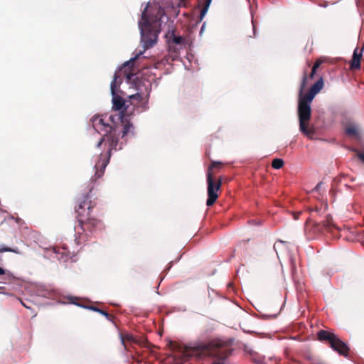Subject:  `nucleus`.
<instances>
[{
  "mask_svg": "<svg viewBox=\"0 0 364 364\" xmlns=\"http://www.w3.org/2000/svg\"><path fill=\"white\" fill-rule=\"evenodd\" d=\"M90 122L97 132L103 133V136L97 143V146H100L104 142L108 145L107 152L100 154V159L95 165V173L94 177L95 181L103 176L105 169L109 162L112 151L122 149L121 145L119 148L117 147L119 133L122 134V138H123L129 133L133 132L134 127L130 122L129 117L125 115L123 112L114 116L95 115L90 119ZM93 181L94 179L91 178V183Z\"/></svg>",
  "mask_w": 364,
  "mask_h": 364,
  "instance_id": "obj_1",
  "label": "nucleus"
},
{
  "mask_svg": "<svg viewBox=\"0 0 364 364\" xmlns=\"http://www.w3.org/2000/svg\"><path fill=\"white\" fill-rule=\"evenodd\" d=\"M137 58H133L125 62L122 66L114 73V79L110 84V90L112 95V107L115 110H120L125 105V102L123 98L117 95L118 88L122 83L121 76L122 75L126 77L127 82L134 88L137 92L129 96L130 99L136 100L141 102L143 100V96H149L151 88V82L142 77L139 73H135L134 60Z\"/></svg>",
  "mask_w": 364,
  "mask_h": 364,
  "instance_id": "obj_2",
  "label": "nucleus"
},
{
  "mask_svg": "<svg viewBox=\"0 0 364 364\" xmlns=\"http://www.w3.org/2000/svg\"><path fill=\"white\" fill-rule=\"evenodd\" d=\"M93 186L89 187L86 193L77 200L75 206L78 225L75 227V242L82 244L87 241L90 235L104 228L102 222L92 215V210L96 205L95 199L92 200Z\"/></svg>",
  "mask_w": 364,
  "mask_h": 364,
  "instance_id": "obj_3",
  "label": "nucleus"
},
{
  "mask_svg": "<svg viewBox=\"0 0 364 364\" xmlns=\"http://www.w3.org/2000/svg\"><path fill=\"white\" fill-rule=\"evenodd\" d=\"M308 83V77L306 73L303 76L299 92L298 102V117L299 120V129L302 134L308 137H312L315 131L314 128L309 127V121L311 117V103L316 94H318L323 87V80L322 77L310 87L309 92L304 95V90Z\"/></svg>",
  "mask_w": 364,
  "mask_h": 364,
  "instance_id": "obj_4",
  "label": "nucleus"
},
{
  "mask_svg": "<svg viewBox=\"0 0 364 364\" xmlns=\"http://www.w3.org/2000/svg\"><path fill=\"white\" fill-rule=\"evenodd\" d=\"M160 18L157 14H154L149 9V4L144 10L141 18L139 22V27L141 31V42L143 44L144 50L136 55L134 62L143 54L146 49L151 48L157 41L159 33Z\"/></svg>",
  "mask_w": 364,
  "mask_h": 364,
  "instance_id": "obj_5",
  "label": "nucleus"
},
{
  "mask_svg": "<svg viewBox=\"0 0 364 364\" xmlns=\"http://www.w3.org/2000/svg\"><path fill=\"white\" fill-rule=\"evenodd\" d=\"M232 341L215 339L207 343H203L195 347L197 354L210 356L219 360L226 359L232 351Z\"/></svg>",
  "mask_w": 364,
  "mask_h": 364,
  "instance_id": "obj_6",
  "label": "nucleus"
},
{
  "mask_svg": "<svg viewBox=\"0 0 364 364\" xmlns=\"http://www.w3.org/2000/svg\"><path fill=\"white\" fill-rule=\"evenodd\" d=\"M223 164L219 161H213L211 165L208 167L207 172V191L208 199L206 205L212 206L218 198V192L220 191L222 185L221 178H215V173L218 170H220Z\"/></svg>",
  "mask_w": 364,
  "mask_h": 364,
  "instance_id": "obj_7",
  "label": "nucleus"
},
{
  "mask_svg": "<svg viewBox=\"0 0 364 364\" xmlns=\"http://www.w3.org/2000/svg\"><path fill=\"white\" fill-rule=\"evenodd\" d=\"M317 338L321 342L328 343L340 355L345 358L348 357L350 348L334 333L326 330H320L317 333Z\"/></svg>",
  "mask_w": 364,
  "mask_h": 364,
  "instance_id": "obj_8",
  "label": "nucleus"
},
{
  "mask_svg": "<svg viewBox=\"0 0 364 364\" xmlns=\"http://www.w3.org/2000/svg\"><path fill=\"white\" fill-rule=\"evenodd\" d=\"M312 228L315 233H321L324 231L331 232L334 237H339V228L333 223L332 217L327 215L322 223L314 222Z\"/></svg>",
  "mask_w": 364,
  "mask_h": 364,
  "instance_id": "obj_9",
  "label": "nucleus"
},
{
  "mask_svg": "<svg viewBox=\"0 0 364 364\" xmlns=\"http://www.w3.org/2000/svg\"><path fill=\"white\" fill-rule=\"evenodd\" d=\"M167 42L170 51L178 53L183 49L186 44V38L181 36H177L173 31L166 34Z\"/></svg>",
  "mask_w": 364,
  "mask_h": 364,
  "instance_id": "obj_10",
  "label": "nucleus"
},
{
  "mask_svg": "<svg viewBox=\"0 0 364 364\" xmlns=\"http://www.w3.org/2000/svg\"><path fill=\"white\" fill-rule=\"evenodd\" d=\"M343 127L346 136L355 139L360 138L361 129L358 123L349 120L343 123Z\"/></svg>",
  "mask_w": 364,
  "mask_h": 364,
  "instance_id": "obj_11",
  "label": "nucleus"
},
{
  "mask_svg": "<svg viewBox=\"0 0 364 364\" xmlns=\"http://www.w3.org/2000/svg\"><path fill=\"white\" fill-rule=\"evenodd\" d=\"M55 257L62 262H66L73 257V253L67 247H55L53 248Z\"/></svg>",
  "mask_w": 364,
  "mask_h": 364,
  "instance_id": "obj_12",
  "label": "nucleus"
},
{
  "mask_svg": "<svg viewBox=\"0 0 364 364\" xmlns=\"http://www.w3.org/2000/svg\"><path fill=\"white\" fill-rule=\"evenodd\" d=\"M364 48H355V49L353 51V58L350 62V68L352 70L353 69H358L360 67V60L363 55Z\"/></svg>",
  "mask_w": 364,
  "mask_h": 364,
  "instance_id": "obj_13",
  "label": "nucleus"
},
{
  "mask_svg": "<svg viewBox=\"0 0 364 364\" xmlns=\"http://www.w3.org/2000/svg\"><path fill=\"white\" fill-rule=\"evenodd\" d=\"M120 338L122 344L124 346V348L127 349V346L125 344V341H129L133 343H138V341L136 338H134L132 334L129 333H121Z\"/></svg>",
  "mask_w": 364,
  "mask_h": 364,
  "instance_id": "obj_14",
  "label": "nucleus"
},
{
  "mask_svg": "<svg viewBox=\"0 0 364 364\" xmlns=\"http://www.w3.org/2000/svg\"><path fill=\"white\" fill-rule=\"evenodd\" d=\"M211 1L212 0H205V5L200 11V19H199L200 21H201L203 19L204 16H205L208 10V8L210 6V4L211 3Z\"/></svg>",
  "mask_w": 364,
  "mask_h": 364,
  "instance_id": "obj_15",
  "label": "nucleus"
},
{
  "mask_svg": "<svg viewBox=\"0 0 364 364\" xmlns=\"http://www.w3.org/2000/svg\"><path fill=\"white\" fill-rule=\"evenodd\" d=\"M284 161L281 159H274L272 162V166L275 169H279L284 166Z\"/></svg>",
  "mask_w": 364,
  "mask_h": 364,
  "instance_id": "obj_16",
  "label": "nucleus"
},
{
  "mask_svg": "<svg viewBox=\"0 0 364 364\" xmlns=\"http://www.w3.org/2000/svg\"><path fill=\"white\" fill-rule=\"evenodd\" d=\"M352 151L355 153V157L364 164V150L360 151L357 149H352Z\"/></svg>",
  "mask_w": 364,
  "mask_h": 364,
  "instance_id": "obj_17",
  "label": "nucleus"
},
{
  "mask_svg": "<svg viewBox=\"0 0 364 364\" xmlns=\"http://www.w3.org/2000/svg\"><path fill=\"white\" fill-rule=\"evenodd\" d=\"M4 252H14L16 254L20 253L18 248H11V247H5V246L0 247V253Z\"/></svg>",
  "mask_w": 364,
  "mask_h": 364,
  "instance_id": "obj_18",
  "label": "nucleus"
},
{
  "mask_svg": "<svg viewBox=\"0 0 364 364\" xmlns=\"http://www.w3.org/2000/svg\"><path fill=\"white\" fill-rule=\"evenodd\" d=\"M251 33L254 36H255V26L253 21H252V31L250 32H245V40L247 41L249 38H252V36L250 34Z\"/></svg>",
  "mask_w": 364,
  "mask_h": 364,
  "instance_id": "obj_19",
  "label": "nucleus"
},
{
  "mask_svg": "<svg viewBox=\"0 0 364 364\" xmlns=\"http://www.w3.org/2000/svg\"><path fill=\"white\" fill-rule=\"evenodd\" d=\"M100 314L105 316L107 318V319L109 321H112L114 319V316L112 314H109L108 312H107L102 309L101 310Z\"/></svg>",
  "mask_w": 364,
  "mask_h": 364,
  "instance_id": "obj_20",
  "label": "nucleus"
},
{
  "mask_svg": "<svg viewBox=\"0 0 364 364\" xmlns=\"http://www.w3.org/2000/svg\"><path fill=\"white\" fill-rule=\"evenodd\" d=\"M322 63H323L322 60L317 59L316 60V62L314 63V64L312 67V69L316 71V70L320 67V65H321Z\"/></svg>",
  "mask_w": 364,
  "mask_h": 364,
  "instance_id": "obj_21",
  "label": "nucleus"
},
{
  "mask_svg": "<svg viewBox=\"0 0 364 364\" xmlns=\"http://www.w3.org/2000/svg\"><path fill=\"white\" fill-rule=\"evenodd\" d=\"M73 304H77V306H83V307H85V308H87V306H82V305H80V304L75 303V302H74V301H73ZM87 309H91V310H92V311H97V312H98V313H100V311H101V310H102V309H99V308H97V307H96V306H90V307H87Z\"/></svg>",
  "mask_w": 364,
  "mask_h": 364,
  "instance_id": "obj_22",
  "label": "nucleus"
},
{
  "mask_svg": "<svg viewBox=\"0 0 364 364\" xmlns=\"http://www.w3.org/2000/svg\"><path fill=\"white\" fill-rule=\"evenodd\" d=\"M322 187H323V183L322 182H319L316 186V187L313 189V191H316V192L320 193L321 190L322 189Z\"/></svg>",
  "mask_w": 364,
  "mask_h": 364,
  "instance_id": "obj_23",
  "label": "nucleus"
},
{
  "mask_svg": "<svg viewBox=\"0 0 364 364\" xmlns=\"http://www.w3.org/2000/svg\"><path fill=\"white\" fill-rule=\"evenodd\" d=\"M300 215H301V212L294 213V220H297L299 218Z\"/></svg>",
  "mask_w": 364,
  "mask_h": 364,
  "instance_id": "obj_24",
  "label": "nucleus"
},
{
  "mask_svg": "<svg viewBox=\"0 0 364 364\" xmlns=\"http://www.w3.org/2000/svg\"><path fill=\"white\" fill-rule=\"evenodd\" d=\"M316 72V70H314L311 69V73H310V75H309V78H310V79H312V78L314 77V75H315Z\"/></svg>",
  "mask_w": 364,
  "mask_h": 364,
  "instance_id": "obj_25",
  "label": "nucleus"
},
{
  "mask_svg": "<svg viewBox=\"0 0 364 364\" xmlns=\"http://www.w3.org/2000/svg\"><path fill=\"white\" fill-rule=\"evenodd\" d=\"M4 274H5V270L2 267H0V275H3Z\"/></svg>",
  "mask_w": 364,
  "mask_h": 364,
  "instance_id": "obj_26",
  "label": "nucleus"
},
{
  "mask_svg": "<svg viewBox=\"0 0 364 364\" xmlns=\"http://www.w3.org/2000/svg\"><path fill=\"white\" fill-rule=\"evenodd\" d=\"M310 225H311V222L307 220L306 223V229H308Z\"/></svg>",
  "mask_w": 364,
  "mask_h": 364,
  "instance_id": "obj_27",
  "label": "nucleus"
},
{
  "mask_svg": "<svg viewBox=\"0 0 364 364\" xmlns=\"http://www.w3.org/2000/svg\"><path fill=\"white\" fill-rule=\"evenodd\" d=\"M170 345H171V348H175L176 346V343H175L173 342H171Z\"/></svg>",
  "mask_w": 364,
  "mask_h": 364,
  "instance_id": "obj_28",
  "label": "nucleus"
},
{
  "mask_svg": "<svg viewBox=\"0 0 364 364\" xmlns=\"http://www.w3.org/2000/svg\"><path fill=\"white\" fill-rule=\"evenodd\" d=\"M21 303H22V305H23V306H25L26 308H27V309H30V308H31L29 306H28V305H27V304H26V303H24V302H21Z\"/></svg>",
  "mask_w": 364,
  "mask_h": 364,
  "instance_id": "obj_29",
  "label": "nucleus"
},
{
  "mask_svg": "<svg viewBox=\"0 0 364 364\" xmlns=\"http://www.w3.org/2000/svg\"><path fill=\"white\" fill-rule=\"evenodd\" d=\"M187 0H180V4H184Z\"/></svg>",
  "mask_w": 364,
  "mask_h": 364,
  "instance_id": "obj_30",
  "label": "nucleus"
},
{
  "mask_svg": "<svg viewBox=\"0 0 364 364\" xmlns=\"http://www.w3.org/2000/svg\"><path fill=\"white\" fill-rule=\"evenodd\" d=\"M203 29H205V23H203V25L202 26L201 31H203Z\"/></svg>",
  "mask_w": 364,
  "mask_h": 364,
  "instance_id": "obj_31",
  "label": "nucleus"
}]
</instances>
